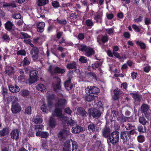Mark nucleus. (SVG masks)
I'll list each match as a JSON object with an SVG mask.
<instances>
[{"instance_id":"nucleus-8","label":"nucleus","mask_w":151,"mask_h":151,"mask_svg":"<svg viewBox=\"0 0 151 151\" xmlns=\"http://www.w3.org/2000/svg\"><path fill=\"white\" fill-rule=\"evenodd\" d=\"M87 89L88 90V93L91 94H94L96 96H97L98 93L100 92V89L99 88L95 86H90L88 87Z\"/></svg>"},{"instance_id":"nucleus-43","label":"nucleus","mask_w":151,"mask_h":151,"mask_svg":"<svg viewBox=\"0 0 151 151\" xmlns=\"http://www.w3.org/2000/svg\"><path fill=\"white\" fill-rule=\"evenodd\" d=\"M136 44L140 46L141 49H145L146 48V45L142 42L137 41L136 42Z\"/></svg>"},{"instance_id":"nucleus-10","label":"nucleus","mask_w":151,"mask_h":151,"mask_svg":"<svg viewBox=\"0 0 151 151\" xmlns=\"http://www.w3.org/2000/svg\"><path fill=\"white\" fill-rule=\"evenodd\" d=\"M39 50L38 48L30 50V54L32 60L34 61H35L38 59L39 57Z\"/></svg>"},{"instance_id":"nucleus-5","label":"nucleus","mask_w":151,"mask_h":151,"mask_svg":"<svg viewBox=\"0 0 151 151\" xmlns=\"http://www.w3.org/2000/svg\"><path fill=\"white\" fill-rule=\"evenodd\" d=\"M21 107L19 103L14 100L12 101L11 111L13 114L19 113L21 110Z\"/></svg>"},{"instance_id":"nucleus-36","label":"nucleus","mask_w":151,"mask_h":151,"mask_svg":"<svg viewBox=\"0 0 151 151\" xmlns=\"http://www.w3.org/2000/svg\"><path fill=\"white\" fill-rule=\"evenodd\" d=\"M14 68L11 66L6 67L5 68V72L6 75H9L13 73Z\"/></svg>"},{"instance_id":"nucleus-35","label":"nucleus","mask_w":151,"mask_h":151,"mask_svg":"<svg viewBox=\"0 0 151 151\" xmlns=\"http://www.w3.org/2000/svg\"><path fill=\"white\" fill-rule=\"evenodd\" d=\"M130 95L132 96L134 99L136 101L139 102L141 101V98L142 97L141 95L135 93H130Z\"/></svg>"},{"instance_id":"nucleus-32","label":"nucleus","mask_w":151,"mask_h":151,"mask_svg":"<svg viewBox=\"0 0 151 151\" xmlns=\"http://www.w3.org/2000/svg\"><path fill=\"white\" fill-rule=\"evenodd\" d=\"M96 125L92 123L89 124L87 127L88 130L90 133H93L95 130Z\"/></svg>"},{"instance_id":"nucleus-24","label":"nucleus","mask_w":151,"mask_h":151,"mask_svg":"<svg viewBox=\"0 0 151 151\" xmlns=\"http://www.w3.org/2000/svg\"><path fill=\"white\" fill-rule=\"evenodd\" d=\"M109 40V37L106 35H102L101 38L99 37H98L97 42L99 43V44H101L100 42H99V40L101 41L103 43H105L108 42Z\"/></svg>"},{"instance_id":"nucleus-28","label":"nucleus","mask_w":151,"mask_h":151,"mask_svg":"<svg viewBox=\"0 0 151 151\" xmlns=\"http://www.w3.org/2000/svg\"><path fill=\"white\" fill-rule=\"evenodd\" d=\"M45 26V24L44 22H39L37 25V31L40 33L44 31V29Z\"/></svg>"},{"instance_id":"nucleus-2","label":"nucleus","mask_w":151,"mask_h":151,"mask_svg":"<svg viewBox=\"0 0 151 151\" xmlns=\"http://www.w3.org/2000/svg\"><path fill=\"white\" fill-rule=\"evenodd\" d=\"M140 111L147 120H149L151 118V110L147 104H142L141 107Z\"/></svg>"},{"instance_id":"nucleus-55","label":"nucleus","mask_w":151,"mask_h":151,"mask_svg":"<svg viewBox=\"0 0 151 151\" xmlns=\"http://www.w3.org/2000/svg\"><path fill=\"white\" fill-rule=\"evenodd\" d=\"M56 20L57 22L59 24H60L65 25L67 23V20L65 19H64L62 20H60L58 18H57Z\"/></svg>"},{"instance_id":"nucleus-56","label":"nucleus","mask_w":151,"mask_h":151,"mask_svg":"<svg viewBox=\"0 0 151 151\" xmlns=\"http://www.w3.org/2000/svg\"><path fill=\"white\" fill-rule=\"evenodd\" d=\"M79 61L82 63H86L87 62V58L85 57L81 56L79 59Z\"/></svg>"},{"instance_id":"nucleus-46","label":"nucleus","mask_w":151,"mask_h":151,"mask_svg":"<svg viewBox=\"0 0 151 151\" xmlns=\"http://www.w3.org/2000/svg\"><path fill=\"white\" fill-rule=\"evenodd\" d=\"M7 91V89L5 88H3L2 90V94L4 99L6 100L7 98L8 97V95Z\"/></svg>"},{"instance_id":"nucleus-13","label":"nucleus","mask_w":151,"mask_h":151,"mask_svg":"<svg viewBox=\"0 0 151 151\" xmlns=\"http://www.w3.org/2000/svg\"><path fill=\"white\" fill-rule=\"evenodd\" d=\"M68 132L64 129L61 130L58 134V138L62 140L65 138L68 135Z\"/></svg>"},{"instance_id":"nucleus-61","label":"nucleus","mask_w":151,"mask_h":151,"mask_svg":"<svg viewBox=\"0 0 151 151\" xmlns=\"http://www.w3.org/2000/svg\"><path fill=\"white\" fill-rule=\"evenodd\" d=\"M55 98V95L54 94H49L47 98V99L50 100H54Z\"/></svg>"},{"instance_id":"nucleus-41","label":"nucleus","mask_w":151,"mask_h":151,"mask_svg":"<svg viewBox=\"0 0 151 151\" xmlns=\"http://www.w3.org/2000/svg\"><path fill=\"white\" fill-rule=\"evenodd\" d=\"M71 141L72 142V149H71L72 151H74V150H77L79 149L78 148V144L77 142L75 141L72 140V139H70Z\"/></svg>"},{"instance_id":"nucleus-37","label":"nucleus","mask_w":151,"mask_h":151,"mask_svg":"<svg viewBox=\"0 0 151 151\" xmlns=\"http://www.w3.org/2000/svg\"><path fill=\"white\" fill-rule=\"evenodd\" d=\"M3 5V7L4 8L11 7L12 8H14L17 7L16 4L14 2H10L8 3L4 2V3Z\"/></svg>"},{"instance_id":"nucleus-53","label":"nucleus","mask_w":151,"mask_h":151,"mask_svg":"<svg viewBox=\"0 0 151 151\" xmlns=\"http://www.w3.org/2000/svg\"><path fill=\"white\" fill-rule=\"evenodd\" d=\"M86 25L88 27H92L93 25V23L91 19H88L85 22Z\"/></svg>"},{"instance_id":"nucleus-7","label":"nucleus","mask_w":151,"mask_h":151,"mask_svg":"<svg viewBox=\"0 0 151 151\" xmlns=\"http://www.w3.org/2000/svg\"><path fill=\"white\" fill-rule=\"evenodd\" d=\"M77 63L75 61H72L70 63H68L66 66L67 69L68 70L73 69L72 71V73H78L79 69L77 68Z\"/></svg>"},{"instance_id":"nucleus-63","label":"nucleus","mask_w":151,"mask_h":151,"mask_svg":"<svg viewBox=\"0 0 151 151\" xmlns=\"http://www.w3.org/2000/svg\"><path fill=\"white\" fill-rule=\"evenodd\" d=\"M65 112L69 115H70L72 113V111L68 107L64 109Z\"/></svg>"},{"instance_id":"nucleus-6","label":"nucleus","mask_w":151,"mask_h":151,"mask_svg":"<svg viewBox=\"0 0 151 151\" xmlns=\"http://www.w3.org/2000/svg\"><path fill=\"white\" fill-rule=\"evenodd\" d=\"M120 137L124 143H127L131 137V135H129L128 131H126L121 132Z\"/></svg>"},{"instance_id":"nucleus-59","label":"nucleus","mask_w":151,"mask_h":151,"mask_svg":"<svg viewBox=\"0 0 151 151\" xmlns=\"http://www.w3.org/2000/svg\"><path fill=\"white\" fill-rule=\"evenodd\" d=\"M52 5L55 8H58L60 6L59 2L56 1H54L52 2Z\"/></svg>"},{"instance_id":"nucleus-48","label":"nucleus","mask_w":151,"mask_h":151,"mask_svg":"<svg viewBox=\"0 0 151 151\" xmlns=\"http://www.w3.org/2000/svg\"><path fill=\"white\" fill-rule=\"evenodd\" d=\"M88 47L85 45L81 44L80 45V47L79 46L78 47V50L80 51H84L85 52Z\"/></svg>"},{"instance_id":"nucleus-26","label":"nucleus","mask_w":151,"mask_h":151,"mask_svg":"<svg viewBox=\"0 0 151 151\" xmlns=\"http://www.w3.org/2000/svg\"><path fill=\"white\" fill-rule=\"evenodd\" d=\"M65 72V69L64 68H62L58 66H56L54 68V74H63Z\"/></svg>"},{"instance_id":"nucleus-50","label":"nucleus","mask_w":151,"mask_h":151,"mask_svg":"<svg viewBox=\"0 0 151 151\" xmlns=\"http://www.w3.org/2000/svg\"><path fill=\"white\" fill-rule=\"evenodd\" d=\"M68 18L73 21L74 20H75L77 18L76 13V12H74L70 14Z\"/></svg>"},{"instance_id":"nucleus-29","label":"nucleus","mask_w":151,"mask_h":151,"mask_svg":"<svg viewBox=\"0 0 151 151\" xmlns=\"http://www.w3.org/2000/svg\"><path fill=\"white\" fill-rule=\"evenodd\" d=\"M32 121L34 123L38 124L42 123L43 119L40 116L37 115L35 117H33Z\"/></svg>"},{"instance_id":"nucleus-27","label":"nucleus","mask_w":151,"mask_h":151,"mask_svg":"<svg viewBox=\"0 0 151 151\" xmlns=\"http://www.w3.org/2000/svg\"><path fill=\"white\" fill-rule=\"evenodd\" d=\"M56 125V120L52 117H50L49 121V127L51 128H54L55 127Z\"/></svg>"},{"instance_id":"nucleus-30","label":"nucleus","mask_w":151,"mask_h":151,"mask_svg":"<svg viewBox=\"0 0 151 151\" xmlns=\"http://www.w3.org/2000/svg\"><path fill=\"white\" fill-rule=\"evenodd\" d=\"M9 88V91L13 93L18 92L20 90L19 87L16 85L14 86L12 85H10Z\"/></svg>"},{"instance_id":"nucleus-11","label":"nucleus","mask_w":151,"mask_h":151,"mask_svg":"<svg viewBox=\"0 0 151 151\" xmlns=\"http://www.w3.org/2000/svg\"><path fill=\"white\" fill-rule=\"evenodd\" d=\"M111 133V130L109 127L106 126L102 130V134L104 138H108Z\"/></svg>"},{"instance_id":"nucleus-1","label":"nucleus","mask_w":151,"mask_h":151,"mask_svg":"<svg viewBox=\"0 0 151 151\" xmlns=\"http://www.w3.org/2000/svg\"><path fill=\"white\" fill-rule=\"evenodd\" d=\"M119 133L117 131L112 132L109 137L107 139V142L109 145L112 144L115 145L119 142Z\"/></svg>"},{"instance_id":"nucleus-16","label":"nucleus","mask_w":151,"mask_h":151,"mask_svg":"<svg viewBox=\"0 0 151 151\" xmlns=\"http://www.w3.org/2000/svg\"><path fill=\"white\" fill-rule=\"evenodd\" d=\"M5 29L9 32H12L14 29V25L10 21H7L4 24Z\"/></svg>"},{"instance_id":"nucleus-44","label":"nucleus","mask_w":151,"mask_h":151,"mask_svg":"<svg viewBox=\"0 0 151 151\" xmlns=\"http://www.w3.org/2000/svg\"><path fill=\"white\" fill-rule=\"evenodd\" d=\"M87 76L89 78L91 77L93 79H95L96 81L97 80V76L94 72H88L87 74Z\"/></svg>"},{"instance_id":"nucleus-54","label":"nucleus","mask_w":151,"mask_h":151,"mask_svg":"<svg viewBox=\"0 0 151 151\" xmlns=\"http://www.w3.org/2000/svg\"><path fill=\"white\" fill-rule=\"evenodd\" d=\"M145 127L141 125L139 126L137 128L138 130L140 133H144L146 132V130L145 129Z\"/></svg>"},{"instance_id":"nucleus-60","label":"nucleus","mask_w":151,"mask_h":151,"mask_svg":"<svg viewBox=\"0 0 151 151\" xmlns=\"http://www.w3.org/2000/svg\"><path fill=\"white\" fill-rule=\"evenodd\" d=\"M17 54L18 55H22L25 56L26 55V52L24 50H21L17 51Z\"/></svg>"},{"instance_id":"nucleus-42","label":"nucleus","mask_w":151,"mask_h":151,"mask_svg":"<svg viewBox=\"0 0 151 151\" xmlns=\"http://www.w3.org/2000/svg\"><path fill=\"white\" fill-rule=\"evenodd\" d=\"M48 0H38L37 1V4L39 6H44L48 3Z\"/></svg>"},{"instance_id":"nucleus-25","label":"nucleus","mask_w":151,"mask_h":151,"mask_svg":"<svg viewBox=\"0 0 151 151\" xmlns=\"http://www.w3.org/2000/svg\"><path fill=\"white\" fill-rule=\"evenodd\" d=\"M64 147L63 148L64 151H71V148L70 143V140L68 139L66 140L64 144Z\"/></svg>"},{"instance_id":"nucleus-33","label":"nucleus","mask_w":151,"mask_h":151,"mask_svg":"<svg viewBox=\"0 0 151 151\" xmlns=\"http://www.w3.org/2000/svg\"><path fill=\"white\" fill-rule=\"evenodd\" d=\"M128 119L127 117L124 116L122 114H120L117 117V120L119 121L120 123H122L126 122V120Z\"/></svg>"},{"instance_id":"nucleus-22","label":"nucleus","mask_w":151,"mask_h":151,"mask_svg":"<svg viewBox=\"0 0 151 151\" xmlns=\"http://www.w3.org/2000/svg\"><path fill=\"white\" fill-rule=\"evenodd\" d=\"M49 134L48 132H47L38 131L36 133V136L42 138H47Z\"/></svg>"},{"instance_id":"nucleus-62","label":"nucleus","mask_w":151,"mask_h":151,"mask_svg":"<svg viewBox=\"0 0 151 151\" xmlns=\"http://www.w3.org/2000/svg\"><path fill=\"white\" fill-rule=\"evenodd\" d=\"M132 27L135 31H137V32H139L141 31L140 29L136 25L134 24H133Z\"/></svg>"},{"instance_id":"nucleus-49","label":"nucleus","mask_w":151,"mask_h":151,"mask_svg":"<svg viewBox=\"0 0 151 151\" xmlns=\"http://www.w3.org/2000/svg\"><path fill=\"white\" fill-rule=\"evenodd\" d=\"M44 129V126L41 124L37 125L35 126V129L36 132L38 131H42L41 130L43 129Z\"/></svg>"},{"instance_id":"nucleus-21","label":"nucleus","mask_w":151,"mask_h":151,"mask_svg":"<svg viewBox=\"0 0 151 151\" xmlns=\"http://www.w3.org/2000/svg\"><path fill=\"white\" fill-rule=\"evenodd\" d=\"M53 90L56 93L59 92L58 91L61 90V81L60 79L58 81L55 85L53 87Z\"/></svg>"},{"instance_id":"nucleus-17","label":"nucleus","mask_w":151,"mask_h":151,"mask_svg":"<svg viewBox=\"0 0 151 151\" xmlns=\"http://www.w3.org/2000/svg\"><path fill=\"white\" fill-rule=\"evenodd\" d=\"M77 111L78 114L83 118H85L88 116V112L87 113L84 109L83 107H79L77 109Z\"/></svg>"},{"instance_id":"nucleus-18","label":"nucleus","mask_w":151,"mask_h":151,"mask_svg":"<svg viewBox=\"0 0 151 151\" xmlns=\"http://www.w3.org/2000/svg\"><path fill=\"white\" fill-rule=\"evenodd\" d=\"M114 95L113 97V99L114 101L118 100L120 95L122 94L121 90L117 88L114 90Z\"/></svg>"},{"instance_id":"nucleus-39","label":"nucleus","mask_w":151,"mask_h":151,"mask_svg":"<svg viewBox=\"0 0 151 151\" xmlns=\"http://www.w3.org/2000/svg\"><path fill=\"white\" fill-rule=\"evenodd\" d=\"M145 117L144 115L142 114V116L139 117V122L143 125H145L147 122V121L145 119Z\"/></svg>"},{"instance_id":"nucleus-12","label":"nucleus","mask_w":151,"mask_h":151,"mask_svg":"<svg viewBox=\"0 0 151 151\" xmlns=\"http://www.w3.org/2000/svg\"><path fill=\"white\" fill-rule=\"evenodd\" d=\"M94 17L93 19L96 21V23L100 22H101L102 17L103 16V13L98 11L93 14Z\"/></svg>"},{"instance_id":"nucleus-20","label":"nucleus","mask_w":151,"mask_h":151,"mask_svg":"<svg viewBox=\"0 0 151 151\" xmlns=\"http://www.w3.org/2000/svg\"><path fill=\"white\" fill-rule=\"evenodd\" d=\"M73 84L71 83V79L69 78L68 80L64 82V86L66 89L69 91L72 89L73 87Z\"/></svg>"},{"instance_id":"nucleus-57","label":"nucleus","mask_w":151,"mask_h":151,"mask_svg":"<svg viewBox=\"0 0 151 151\" xmlns=\"http://www.w3.org/2000/svg\"><path fill=\"white\" fill-rule=\"evenodd\" d=\"M144 22L147 25L151 24V19L149 17H145L144 19Z\"/></svg>"},{"instance_id":"nucleus-38","label":"nucleus","mask_w":151,"mask_h":151,"mask_svg":"<svg viewBox=\"0 0 151 151\" xmlns=\"http://www.w3.org/2000/svg\"><path fill=\"white\" fill-rule=\"evenodd\" d=\"M97 96L96 95H94V94L92 95L89 93L88 95L85 96V99L86 101L90 102L93 100Z\"/></svg>"},{"instance_id":"nucleus-64","label":"nucleus","mask_w":151,"mask_h":151,"mask_svg":"<svg viewBox=\"0 0 151 151\" xmlns=\"http://www.w3.org/2000/svg\"><path fill=\"white\" fill-rule=\"evenodd\" d=\"M12 17L13 18L16 19H20L21 17V14L19 13H17L13 15Z\"/></svg>"},{"instance_id":"nucleus-45","label":"nucleus","mask_w":151,"mask_h":151,"mask_svg":"<svg viewBox=\"0 0 151 151\" xmlns=\"http://www.w3.org/2000/svg\"><path fill=\"white\" fill-rule=\"evenodd\" d=\"M21 95L23 97H27L29 96V91L27 90L23 89L20 91Z\"/></svg>"},{"instance_id":"nucleus-19","label":"nucleus","mask_w":151,"mask_h":151,"mask_svg":"<svg viewBox=\"0 0 151 151\" xmlns=\"http://www.w3.org/2000/svg\"><path fill=\"white\" fill-rule=\"evenodd\" d=\"M83 129L79 125H76L72 128V132L73 133L78 134L83 131Z\"/></svg>"},{"instance_id":"nucleus-34","label":"nucleus","mask_w":151,"mask_h":151,"mask_svg":"<svg viewBox=\"0 0 151 151\" xmlns=\"http://www.w3.org/2000/svg\"><path fill=\"white\" fill-rule=\"evenodd\" d=\"M36 88L39 91L42 92L46 91V88L44 84L40 83L36 86Z\"/></svg>"},{"instance_id":"nucleus-9","label":"nucleus","mask_w":151,"mask_h":151,"mask_svg":"<svg viewBox=\"0 0 151 151\" xmlns=\"http://www.w3.org/2000/svg\"><path fill=\"white\" fill-rule=\"evenodd\" d=\"M67 103V101L65 99L62 98H60L55 104V107L63 109L65 107Z\"/></svg>"},{"instance_id":"nucleus-40","label":"nucleus","mask_w":151,"mask_h":151,"mask_svg":"<svg viewBox=\"0 0 151 151\" xmlns=\"http://www.w3.org/2000/svg\"><path fill=\"white\" fill-rule=\"evenodd\" d=\"M102 64V63L101 61H96L92 64V67L93 69L96 70L97 68L101 66Z\"/></svg>"},{"instance_id":"nucleus-58","label":"nucleus","mask_w":151,"mask_h":151,"mask_svg":"<svg viewBox=\"0 0 151 151\" xmlns=\"http://www.w3.org/2000/svg\"><path fill=\"white\" fill-rule=\"evenodd\" d=\"M47 106L46 104H43V105H42L41 107V109L42 110V111L45 112L46 113H47L48 112V111L47 109Z\"/></svg>"},{"instance_id":"nucleus-47","label":"nucleus","mask_w":151,"mask_h":151,"mask_svg":"<svg viewBox=\"0 0 151 151\" xmlns=\"http://www.w3.org/2000/svg\"><path fill=\"white\" fill-rule=\"evenodd\" d=\"M138 141L139 143H142L145 140V136L142 135H140L138 136L137 137Z\"/></svg>"},{"instance_id":"nucleus-14","label":"nucleus","mask_w":151,"mask_h":151,"mask_svg":"<svg viewBox=\"0 0 151 151\" xmlns=\"http://www.w3.org/2000/svg\"><path fill=\"white\" fill-rule=\"evenodd\" d=\"M63 109L59 107H56L54 111V113L52 114V116H56L60 118H63V116L62 113Z\"/></svg>"},{"instance_id":"nucleus-15","label":"nucleus","mask_w":151,"mask_h":151,"mask_svg":"<svg viewBox=\"0 0 151 151\" xmlns=\"http://www.w3.org/2000/svg\"><path fill=\"white\" fill-rule=\"evenodd\" d=\"M19 130L17 129L12 130L10 133L11 138L13 139H15L17 141L19 138Z\"/></svg>"},{"instance_id":"nucleus-23","label":"nucleus","mask_w":151,"mask_h":151,"mask_svg":"<svg viewBox=\"0 0 151 151\" xmlns=\"http://www.w3.org/2000/svg\"><path fill=\"white\" fill-rule=\"evenodd\" d=\"M9 133V128L8 127H6L0 130V136L1 137L8 135Z\"/></svg>"},{"instance_id":"nucleus-52","label":"nucleus","mask_w":151,"mask_h":151,"mask_svg":"<svg viewBox=\"0 0 151 151\" xmlns=\"http://www.w3.org/2000/svg\"><path fill=\"white\" fill-rule=\"evenodd\" d=\"M30 63L29 60V59L27 57H25L23 60V65L24 66L28 65Z\"/></svg>"},{"instance_id":"nucleus-51","label":"nucleus","mask_w":151,"mask_h":151,"mask_svg":"<svg viewBox=\"0 0 151 151\" xmlns=\"http://www.w3.org/2000/svg\"><path fill=\"white\" fill-rule=\"evenodd\" d=\"M32 109L30 106H28L25 109L24 114H25L30 115L31 114Z\"/></svg>"},{"instance_id":"nucleus-4","label":"nucleus","mask_w":151,"mask_h":151,"mask_svg":"<svg viewBox=\"0 0 151 151\" xmlns=\"http://www.w3.org/2000/svg\"><path fill=\"white\" fill-rule=\"evenodd\" d=\"M38 76V73L37 70H33L30 71L29 79V83L32 84L36 82L37 80Z\"/></svg>"},{"instance_id":"nucleus-31","label":"nucleus","mask_w":151,"mask_h":151,"mask_svg":"<svg viewBox=\"0 0 151 151\" xmlns=\"http://www.w3.org/2000/svg\"><path fill=\"white\" fill-rule=\"evenodd\" d=\"M95 51L93 48L88 47L87 50L85 52V55L89 57L95 54Z\"/></svg>"},{"instance_id":"nucleus-3","label":"nucleus","mask_w":151,"mask_h":151,"mask_svg":"<svg viewBox=\"0 0 151 151\" xmlns=\"http://www.w3.org/2000/svg\"><path fill=\"white\" fill-rule=\"evenodd\" d=\"M89 116H92L93 118H99L101 115V111L97 109L90 108L88 110Z\"/></svg>"}]
</instances>
